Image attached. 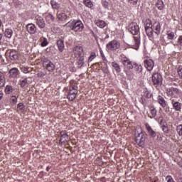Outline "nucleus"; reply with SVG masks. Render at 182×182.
Returning a JSON list of instances; mask_svg holds the SVG:
<instances>
[{
    "label": "nucleus",
    "instance_id": "obj_1",
    "mask_svg": "<svg viewBox=\"0 0 182 182\" xmlns=\"http://www.w3.org/2000/svg\"><path fill=\"white\" fill-rule=\"evenodd\" d=\"M68 26L71 31H74V32H82V31H83V28H85L83 23L80 21H73L69 23Z\"/></svg>",
    "mask_w": 182,
    "mask_h": 182
},
{
    "label": "nucleus",
    "instance_id": "obj_2",
    "mask_svg": "<svg viewBox=\"0 0 182 182\" xmlns=\"http://www.w3.org/2000/svg\"><path fill=\"white\" fill-rule=\"evenodd\" d=\"M152 83L155 87H159L163 83V77L159 73L152 75Z\"/></svg>",
    "mask_w": 182,
    "mask_h": 182
},
{
    "label": "nucleus",
    "instance_id": "obj_3",
    "mask_svg": "<svg viewBox=\"0 0 182 182\" xmlns=\"http://www.w3.org/2000/svg\"><path fill=\"white\" fill-rule=\"evenodd\" d=\"M76 95H77V86L76 85H71L69 88V92L67 95V99L73 102L76 99Z\"/></svg>",
    "mask_w": 182,
    "mask_h": 182
},
{
    "label": "nucleus",
    "instance_id": "obj_4",
    "mask_svg": "<svg viewBox=\"0 0 182 182\" xmlns=\"http://www.w3.org/2000/svg\"><path fill=\"white\" fill-rule=\"evenodd\" d=\"M42 61L43 68H46L48 72H53V70H55V65L50 60L44 58L42 59Z\"/></svg>",
    "mask_w": 182,
    "mask_h": 182
},
{
    "label": "nucleus",
    "instance_id": "obj_5",
    "mask_svg": "<svg viewBox=\"0 0 182 182\" xmlns=\"http://www.w3.org/2000/svg\"><path fill=\"white\" fill-rule=\"evenodd\" d=\"M170 101L172 105V109H173L175 112H181L182 103L180 102V100L177 101V100H176L174 97H172L170 99Z\"/></svg>",
    "mask_w": 182,
    "mask_h": 182
},
{
    "label": "nucleus",
    "instance_id": "obj_6",
    "mask_svg": "<svg viewBox=\"0 0 182 182\" xmlns=\"http://www.w3.org/2000/svg\"><path fill=\"white\" fill-rule=\"evenodd\" d=\"M128 31H129L132 35H139L140 28L139 27V25H137V23L132 22L128 26Z\"/></svg>",
    "mask_w": 182,
    "mask_h": 182
},
{
    "label": "nucleus",
    "instance_id": "obj_7",
    "mask_svg": "<svg viewBox=\"0 0 182 182\" xmlns=\"http://www.w3.org/2000/svg\"><path fill=\"white\" fill-rule=\"evenodd\" d=\"M106 48L108 50H117L120 48V43L116 40H112L106 45Z\"/></svg>",
    "mask_w": 182,
    "mask_h": 182
},
{
    "label": "nucleus",
    "instance_id": "obj_8",
    "mask_svg": "<svg viewBox=\"0 0 182 182\" xmlns=\"http://www.w3.org/2000/svg\"><path fill=\"white\" fill-rule=\"evenodd\" d=\"M135 141L139 147H144V141H146V137H144V134L143 132H140L137 134V135L135 137Z\"/></svg>",
    "mask_w": 182,
    "mask_h": 182
},
{
    "label": "nucleus",
    "instance_id": "obj_9",
    "mask_svg": "<svg viewBox=\"0 0 182 182\" xmlns=\"http://www.w3.org/2000/svg\"><path fill=\"white\" fill-rule=\"evenodd\" d=\"M144 63L147 70H149V72L153 70V68H154V61H153V60L150 58L146 59L144 60Z\"/></svg>",
    "mask_w": 182,
    "mask_h": 182
},
{
    "label": "nucleus",
    "instance_id": "obj_10",
    "mask_svg": "<svg viewBox=\"0 0 182 182\" xmlns=\"http://www.w3.org/2000/svg\"><path fill=\"white\" fill-rule=\"evenodd\" d=\"M121 62L124 68H127V69H133L134 66L132 63V61L129 60L127 58H124L121 60Z\"/></svg>",
    "mask_w": 182,
    "mask_h": 182
},
{
    "label": "nucleus",
    "instance_id": "obj_11",
    "mask_svg": "<svg viewBox=\"0 0 182 182\" xmlns=\"http://www.w3.org/2000/svg\"><path fill=\"white\" fill-rule=\"evenodd\" d=\"M36 23L38 26V28H40V29H43V28H45L46 25L43 18L39 16L36 17Z\"/></svg>",
    "mask_w": 182,
    "mask_h": 182
},
{
    "label": "nucleus",
    "instance_id": "obj_12",
    "mask_svg": "<svg viewBox=\"0 0 182 182\" xmlns=\"http://www.w3.org/2000/svg\"><path fill=\"white\" fill-rule=\"evenodd\" d=\"M26 29L30 35H35L36 33V26L33 23L27 24Z\"/></svg>",
    "mask_w": 182,
    "mask_h": 182
},
{
    "label": "nucleus",
    "instance_id": "obj_13",
    "mask_svg": "<svg viewBox=\"0 0 182 182\" xmlns=\"http://www.w3.org/2000/svg\"><path fill=\"white\" fill-rule=\"evenodd\" d=\"M60 134L61 136V138L60 139V141H61V143H66V141H69V135H68L66 132L61 131L60 132Z\"/></svg>",
    "mask_w": 182,
    "mask_h": 182
},
{
    "label": "nucleus",
    "instance_id": "obj_14",
    "mask_svg": "<svg viewBox=\"0 0 182 182\" xmlns=\"http://www.w3.org/2000/svg\"><path fill=\"white\" fill-rule=\"evenodd\" d=\"M149 112L151 115H149V117L150 119H156V116H157V109H156V107L153 105L149 106Z\"/></svg>",
    "mask_w": 182,
    "mask_h": 182
},
{
    "label": "nucleus",
    "instance_id": "obj_15",
    "mask_svg": "<svg viewBox=\"0 0 182 182\" xmlns=\"http://www.w3.org/2000/svg\"><path fill=\"white\" fill-rule=\"evenodd\" d=\"M146 129L151 137L154 138L156 136V131L153 130L149 124H145Z\"/></svg>",
    "mask_w": 182,
    "mask_h": 182
},
{
    "label": "nucleus",
    "instance_id": "obj_16",
    "mask_svg": "<svg viewBox=\"0 0 182 182\" xmlns=\"http://www.w3.org/2000/svg\"><path fill=\"white\" fill-rule=\"evenodd\" d=\"M73 51L75 55H77V56H82V53H83V48L80 46H76L74 47Z\"/></svg>",
    "mask_w": 182,
    "mask_h": 182
},
{
    "label": "nucleus",
    "instance_id": "obj_17",
    "mask_svg": "<svg viewBox=\"0 0 182 182\" xmlns=\"http://www.w3.org/2000/svg\"><path fill=\"white\" fill-rule=\"evenodd\" d=\"M157 102L164 109L167 106V102H166V100H164V97H163L161 95L158 96Z\"/></svg>",
    "mask_w": 182,
    "mask_h": 182
},
{
    "label": "nucleus",
    "instance_id": "obj_18",
    "mask_svg": "<svg viewBox=\"0 0 182 182\" xmlns=\"http://www.w3.org/2000/svg\"><path fill=\"white\" fill-rule=\"evenodd\" d=\"M153 28L152 29H154L156 31H155V33L156 35H160V32L161 31V26H160V22H155L154 24H153Z\"/></svg>",
    "mask_w": 182,
    "mask_h": 182
},
{
    "label": "nucleus",
    "instance_id": "obj_19",
    "mask_svg": "<svg viewBox=\"0 0 182 182\" xmlns=\"http://www.w3.org/2000/svg\"><path fill=\"white\" fill-rule=\"evenodd\" d=\"M169 96H174V95H178L180 93V90L176 87H171L167 90Z\"/></svg>",
    "mask_w": 182,
    "mask_h": 182
},
{
    "label": "nucleus",
    "instance_id": "obj_20",
    "mask_svg": "<svg viewBox=\"0 0 182 182\" xmlns=\"http://www.w3.org/2000/svg\"><path fill=\"white\" fill-rule=\"evenodd\" d=\"M10 77H16L19 75V70L16 68H11L9 72Z\"/></svg>",
    "mask_w": 182,
    "mask_h": 182
},
{
    "label": "nucleus",
    "instance_id": "obj_21",
    "mask_svg": "<svg viewBox=\"0 0 182 182\" xmlns=\"http://www.w3.org/2000/svg\"><path fill=\"white\" fill-rule=\"evenodd\" d=\"M57 18L58 19V21H66V19H68V16L65 13L58 11Z\"/></svg>",
    "mask_w": 182,
    "mask_h": 182
},
{
    "label": "nucleus",
    "instance_id": "obj_22",
    "mask_svg": "<svg viewBox=\"0 0 182 182\" xmlns=\"http://www.w3.org/2000/svg\"><path fill=\"white\" fill-rule=\"evenodd\" d=\"M57 46L60 52H63L65 50V43L63 40L60 39L57 41Z\"/></svg>",
    "mask_w": 182,
    "mask_h": 182
},
{
    "label": "nucleus",
    "instance_id": "obj_23",
    "mask_svg": "<svg viewBox=\"0 0 182 182\" xmlns=\"http://www.w3.org/2000/svg\"><path fill=\"white\" fill-rule=\"evenodd\" d=\"M9 53L11 60H16V59H18V52H16V50H12L9 51Z\"/></svg>",
    "mask_w": 182,
    "mask_h": 182
},
{
    "label": "nucleus",
    "instance_id": "obj_24",
    "mask_svg": "<svg viewBox=\"0 0 182 182\" xmlns=\"http://www.w3.org/2000/svg\"><path fill=\"white\" fill-rule=\"evenodd\" d=\"M112 66L114 69L117 73H120L122 72V68H120V65L117 63L116 61L112 63Z\"/></svg>",
    "mask_w": 182,
    "mask_h": 182
},
{
    "label": "nucleus",
    "instance_id": "obj_25",
    "mask_svg": "<svg viewBox=\"0 0 182 182\" xmlns=\"http://www.w3.org/2000/svg\"><path fill=\"white\" fill-rule=\"evenodd\" d=\"M12 35H14V31L11 28H6L4 31L5 38H8V39H11L12 38Z\"/></svg>",
    "mask_w": 182,
    "mask_h": 182
},
{
    "label": "nucleus",
    "instance_id": "obj_26",
    "mask_svg": "<svg viewBox=\"0 0 182 182\" xmlns=\"http://www.w3.org/2000/svg\"><path fill=\"white\" fill-rule=\"evenodd\" d=\"M134 49H137L140 46V36H134Z\"/></svg>",
    "mask_w": 182,
    "mask_h": 182
},
{
    "label": "nucleus",
    "instance_id": "obj_27",
    "mask_svg": "<svg viewBox=\"0 0 182 182\" xmlns=\"http://www.w3.org/2000/svg\"><path fill=\"white\" fill-rule=\"evenodd\" d=\"M5 86V74L0 71V87Z\"/></svg>",
    "mask_w": 182,
    "mask_h": 182
},
{
    "label": "nucleus",
    "instance_id": "obj_28",
    "mask_svg": "<svg viewBox=\"0 0 182 182\" xmlns=\"http://www.w3.org/2000/svg\"><path fill=\"white\" fill-rule=\"evenodd\" d=\"M50 5L52 6L53 9H59V8H60V4L55 0L50 1Z\"/></svg>",
    "mask_w": 182,
    "mask_h": 182
},
{
    "label": "nucleus",
    "instance_id": "obj_29",
    "mask_svg": "<svg viewBox=\"0 0 182 182\" xmlns=\"http://www.w3.org/2000/svg\"><path fill=\"white\" fill-rule=\"evenodd\" d=\"M95 25L98 26V28H101V29H103L106 26V22L103 20H99L95 22Z\"/></svg>",
    "mask_w": 182,
    "mask_h": 182
},
{
    "label": "nucleus",
    "instance_id": "obj_30",
    "mask_svg": "<svg viewBox=\"0 0 182 182\" xmlns=\"http://www.w3.org/2000/svg\"><path fill=\"white\" fill-rule=\"evenodd\" d=\"M156 5L159 11H163L164 9V2L162 0H158Z\"/></svg>",
    "mask_w": 182,
    "mask_h": 182
},
{
    "label": "nucleus",
    "instance_id": "obj_31",
    "mask_svg": "<svg viewBox=\"0 0 182 182\" xmlns=\"http://www.w3.org/2000/svg\"><path fill=\"white\" fill-rule=\"evenodd\" d=\"M134 69L136 73H141V72H143V66H141V65H139L137 64H135Z\"/></svg>",
    "mask_w": 182,
    "mask_h": 182
},
{
    "label": "nucleus",
    "instance_id": "obj_32",
    "mask_svg": "<svg viewBox=\"0 0 182 182\" xmlns=\"http://www.w3.org/2000/svg\"><path fill=\"white\" fill-rule=\"evenodd\" d=\"M145 32L147 36H149V38H153V33H154L153 27L149 28H145Z\"/></svg>",
    "mask_w": 182,
    "mask_h": 182
},
{
    "label": "nucleus",
    "instance_id": "obj_33",
    "mask_svg": "<svg viewBox=\"0 0 182 182\" xmlns=\"http://www.w3.org/2000/svg\"><path fill=\"white\" fill-rule=\"evenodd\" d=\"M83 4L87 8H93V2H92V0H83Z\"/></svg>",
    "mask_w": 182,
    "mask_h": 182
},
{
    "label": "nucleus",
    "instance_id": "obj_34",
    "mask_svg": "<svg viewBox=\"0 0 182 182\" xmlns=\"http://www.w3.org/2000/svg\"><path fill=\"white\" fill-rule=\"evenodd\" d=\"M27 83H28V78H26V77L22 78L19 81V85H20L21 87H25V86H26Z\"/></svg>",
    "mask_w": 182,
    "mask_h": 182
},
{
    "label": "nucleus",
    "instance_id": "obj_35",
    "mask_svg": "<svg viewBox=\"0 0 182 182\" xmlns=\"http://www.w3.org/2000/svg\"><path fill=\"white\" fill-rule=\"evenodd\" d=\"M77 65L79 68H82L83 65H85V57L80 56L78 61H77Z\"/></svg>",
    "mask_w": 182,
    "mask_h": 182
},
{
    "label": "nucleus",
    "instance_id": "obj_36",
    "mask_svg": "<svg viewBox=\"0 0 182 182\" xmlns=\"http://www.w3.org/2000/svg\"><path fill=\"white\" fill-rule=\"evenodd\" d=\"M6 95H11L14 92V87L11 85H7L5 89Z\"/></svg>",
    "mask_w": 182,
    "mask_h": 182
},
{
    "label": "nucleus",
    "instance_id": "obj_37",
    "mask_svg": "<svg viewBox=\"0 0 182 182\" xmlns=\"http://www.w3.org/2000/svg\"><path fill=\"white\" fill-rule=\"evenodd\" d=\"M153 28V25L151 24V20L147 19L145 23V29Z\"/></svg>",
    "mask_w": 182,
    "mask_h": 182
},
{
    "label": "nucleus",
    "instance_id": "obj_38",
    "mask_svg": "<svg viewBox=\"0 0 182 182\" xmlns=\"http://www.w3.org/2000/svg\"><path fill=\"white\" fill-rule=\"evenodd\" d=\"M167 38L170 40L174 39V32L173 31H168L167 32Z\"/></svg>",
    "mask_w": 182,
    "mask_h": 182
},
{
    "label": "nucleus",
    "instance_id": "obj_39",
    "mask_svg": "<svg viewBox=\"0 0 182 182\" xmlns=\"http://www.w3.org/2000/svg\"><path fill=\"white\" fill-rule=\"evenodd\" d=\"M48 39L46 38H43V41L41 42V46H42V48H45V46H48Z\"/></svg>",
    "mask_w": 182,
    "mask_h": 182
},
{
    "label": "nucleus",
    "instance_id": "obj_40",
    "mask_svg": "<svg viewBox=\"0 0 182 182\" xmlns=\"http://www.w3.org/2000/svg\"><path fill=\"white\" fill-rule=\"evenodd\" d=\"M176 132L178 136H182V124H179L176 127Z\"/></svg>",
    "mask_w": 182,
    "mask_h": 182
},
{
    "label": "nucleus",
    "instance_id": "obj_41",
    "mask_svg": "<svg viewBox=\"0 0 182 182\" xmlns=\"http://www.w3.org/2000/svg\"><path fill=\"white\" fill-rule=\"evenodd\" d=\"M177 73L180 77V79H182V65H179L177 68Z\"/></svg>",
    "mask_w": 182,
    "mask_h": 182
},
{
    "label": "nucleus",
    "instance_id": "obj_42",
    "mask_svg": "<svg viewBox=\"0 0 182 182\" xmlns=\"http://www.w3.org/2000/svg\"><path fill=\"white\" fill-rule=\"evenodd\" d=\"M159 124L161 127L166 126L167 124V122H166V119H163V117H159Z\"/></svg>",
    "mask_w": 182,
    "mask_h": 182
},
{
    "label": "nucleus",
    "instance_id": "obj_43",
    "mask_svg": "<svg viewBox=\"0 0 182 182\" xmlns=\"http://www.w3.org/2000/svg\"><path fill=\"white\" fill-rule=\"evenodd\" d=\"M21 70L23 72V73H29V68L25 67V66H21Z\"/></svg>",
    "mask_w": 182,
    "mask_h": 182
},
{
    "label": "nucleus",
    "instance_id": "obj_44",
    "mask_svg": "<svg viewBox=\"0 0 182 182\" xmlns=\"http://www.w3.org/2000/svg\"><path fill=\"white\" fill-rule=\"evenodd\" d=\"M95 58H96V53L92 52L89 57L88 62H92V60H93V59H95Z\"/></svg>",
    "mask_w": 182,
    "mask_h": 182
},
{
    "label": "nucleus",
    "instance_id": "obj_45",
    "mask_svg": "<svg viewBox=\"0 0 182 182\" xmlns=\"http://www.w3.org/2000/svg\"><path fill=\"white\" fill-rule=\"evenodd\" d=\"M177 46L179 48L182 47V36H179L177 41Z\"/></svg>",
    "mask_w": 182,
    "mask_h": 182
},
{
    "label": "nucleus",
    "instance_id": "obj_46",
    "mask_svg": "<svg viewBox=\"0 0 182 182\" xmlns=\"http://www.w3.org/2000/svg\"><path fill=\"white\" fill-rule=\"evenodd\" d=\"M161 127V129L163 130L164 133H168V126L166 124V125H164Z\"/></svg>",
    "mask_w": 182,
    "mask_h": 182
},
{
    "label": "nucleus",
    "instance_id": "obj_47",
    "mask_svg": "<svg viewBox=\"0 0 182 182\" xmlns=\"http://www.w3.org/2000/svg\"><path fill=\"white\" fill-rule=\"evenodd\" d=\"M165 180L166 182H175L174 179L173 178V177L171 176H167L165 178Z\"/></svg>",
    "mask_w": 182,
    "mask_h": 182
},
{
    "label": "nucleus",
    "instance_id": "obj_48",
    "mask_svg": "<svg viewBox=\"0 0 182 182\" xmlns=\"http://www.w3.org/2000/svg\"><path fill=\"white\" fill-rule=\"evenodd\" d=\"M128 2L130 5L136 6L137 5L139 0H128Z\"/></svg>",
    "mask_w": 182,
    "mask_h": 182
},
{
    "label": "nucleus",
    "instance_id": "obj_49",
    "mask_svg": "<svg viewBox=\"0 0 182 182\" xmlns=\"http://www.w3.org/2000/svg\"><path fill=\"white\" fill-rule=\"evenodd\" d=\"M102 4L104 6V8L107 9L109 8V3L106 0H102Z\"/></svg>",
    "mask_w": 182,
    "mask_h": 182
},
{
    "label": "nucleus",
    "instance_id": "obj_50",
    "mask_svg": "<svg viewBox=\"0 0 182 182\" xmlns=\"http://www.w3.org/2000/svg\"><path fill=\"white\" fill-rule=\"evenodd\" d=\"M46 19H50L51 22H53V21H55V17L53 16V15L48 14L46 16Z\"/></svg>",
    "mask_w": 182,
    "mask_h": 182
},
{
    "label": "nucleus",
    "instance_id": "obj_51",
    "mask_svg": "<svg viewBox=\"0 0 182 182\" xmlns=\"http://www.w3.org/2000/svg\"><path fill=\"white\" fill-rule=\"evenodd\" d=\"M11 102L14 103V105L16 104V102H18V98H16V96H12L11 97Z\"/></svg>",
    "mask_w": 182,
    "mask_h": 182
},
{
    "label": "nucleus",
    "instance_id": "obj_52",
    "mask_svg": "<svg viewBox=\"0 0 182 182\" xmlns=\"http://www.w3.org/2000/svg\"><path fill=\"white\" fill-rule=\"evenodd\" d=\"M18 109H19V110H23V109H25V105H23V103L20 102L18 105Z\"/></svg>",
    "mask_w": 182,
    "mask_h": 182
},
{
    "label": "nucleus",
    "instance_id": "obj_53",
    "mask_svg": "<svg viewBox=\"0 0 182 182\" xmlns=\"http://www.w3.org/2000/svg\"><path fill=\"white\" fill-rule=\"evenodd\" d=\"M46 73H44L43 72H39L37 74L38 77H43V76H46Z\"/></svg>",
    "mask_w": 182,
    "mask_h": 182
},
{
    "label": "nucleus",
    "instance_id": "obj_54",
    "mask_svg": "<svg viewBox=\"0 0 182 182\" xmlns=\"http://www.w3.org/2000/svg\"><path fill=\"white\" fill-rule=\"evenodd\" d=\"M100 55L103 60H106V56H105V54L103 53V50H100Z\"/></svg>",
    "mask_w": 182,
    "mask_h": 182
},
{
    "label": "nucleus",
    "instance_id": "obj_55",
    "mask_svg": "<svg viewBox=\"0 0 182 182\" xmlns=\"http://www.w3.org/2000/svg\"><path fill=\"white\" fill-rule=\"evenodd\" d=\"M146 97H147V99H150L151 97V94L149 92V91L146 92Z\"/></svg>",
    "mask_w": 182,
    "mask_h": 182
},
{
    "label": "nucleus",
    "instance_id": "obj_56",
    "mask_svg": "<svg viewBox=\"0 0 182 182\" xmlns=\"http://www.w3.org/2000/svg\"><path fill=\"white\" fill-rule=\"evenodd\" d=\"M4 38V34L2 33H0V43H2V38Z\"/></svg>",
    "mask_w": 182,
    "mask_h": 182
},
{
    "label": "nucleus",
    "instance_id": "obj_57",
    "mask_svg": "<svg viewBox=\"0 0 182 182\" xmlns=\"http://www.w3.org/2000/svg\"><path fill=\"white\" fill-rule=\"evenodd\" d=\"M165 112H166V113H170V107H166Z\"/></svg>",
    "mask_w": 182,
    "mask_h": 182
},
{
    "label": "nucleus",
    "instance_id": "obj_58",
    "mask_svg": "<svg viewBox=\"0 0 182 182\" xmlns=\"http://www.w3.org/2000/svg\"><path fill=\"white\" fill-rule=\"evenodd\" d=\"M182 160H180L179 161H178V166H180V167H182Z\"/></svg>",
    "mask_w": 182,
    "mask_h": 182
},
{
    "label": "nucleus",
    "instance_id": "obj_59",
    "mask_svg": "<svg viewBox=\"0 0 182 182\" xmlns=\"http://www.w3.org/2000/svg\"><path fill=\"white\" fill-rule=\"evenodd\" d=\"M3 97H4V94H0V100H2Z\"/></svg>",
    "mask_w": 182,
    "mask_h": 182
},
{
    "label": "nucleus",
    "instance_id": "obj_60",
    "mask_svg": "<svg viewBox=\"0 0 182 182\" xmlns=\"http://www.w3.org/2000/svg\"><path fill=\"white\" fill-rule=\"evenodd\" d=\"M49 170H50V166H47L46 171H49Z\"/></svg>",
    "mask_w": 182,
    "mask_h": 182
},
{
    "label": "nucleus",
    "instance_id": "obj_61",
    "mask_svg": "<svg viewBox=\"0 0 182 182\" xmlns=\"http://www.w3.org/2000/svg\"><path fill=\"white\" fill-rule=\"evenodd\" d=\"M1 26H2V21H1V19H0V28Z\"/></svg>",
    "mask_w": 182,
    "mask_h": 182
},
{
    "label": "nucleus",
    "instance_id": "obj_62",
    "mask_svg": "<svg viewBox=\"0 0 182 182\" xmlns=\"http://www.w3.org/2000/svg\"><path fill=\"white\" fill-rule=\"evenodd\" d=\"M151 182H156V181H152Z\"/></svg>",
    "mask_w": 182,
    "mask_h": 182
},
{
    "label": "nucleus",
    "instance_id": "obj_63",
    "mask_svg": "<svg viewBox=\"0 0 182 182\" xmlns=\"http://www.w3.org/2000/svg\"><path fill=\"white\" fill-rule=\"evenodd\" d=\"M105 73H107V71H105Z\"/></svg>",
    "mask_w": 182,
    "mask_h": 182
},
{
    "label": "nucleus",
    "instance_id": "obj_64",
    "mask_svg": "<svg viewBox=\"0 0 182 182\" xmlns=\"http://www.w3.org/2000/svg\"><path fill=\"white\" fill-rule=\"evenodd\" d=\"M182 162V161H181Z\"/></svg>",
    "mask_w": 182,
    "mask_h": 182
}]
</instances>
